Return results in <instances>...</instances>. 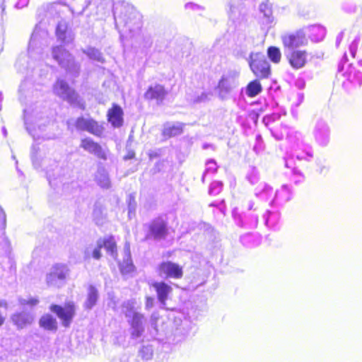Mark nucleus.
I'll return each instance as SVG.
<instances>
[{"instance_id":"bb28decb","label":"nucleus","mask_w":362,"mask_h":362,"mask_svg":"<svg viewBox=\"0 0 362 362\" xmlns=\"http://www.w3.org/2000/svg\"><path fill=\"white\" fill-rule=\"evenodd\" d=\"M100 244L105 247L107 252L114 259L117 257L116 243L112 236L105 237L103 239H99Z\"/></svg>"},{"instance_id":"de8ad7c7","label":"nucleus","mask_w":362,"mask_h":362,"mask_svg":"<svg viewBox=\"0 0 362 362\" xmlns=\"http://www.w3.org/2000/svg\"><path fill=\"white\" fill-rule=\"evenodd\" d=\"M140 355L145 360H149L152 356V349L148 346H144L140 350Z\"/></svg>"},{"instance_id":"5fc2aeb1","label":"nucleus","mask_w":362,"mask_h":362,"mask_svg":"<svg viewBox=\"0 0 362 362\" xmlns=\"http://www.w3.org/2000/svg\"><path fill=\"white\" fill-rule=\"evenodd\" d=\"M105 0H88L87 2H86V8H87L88 6L91 5V4H93L95 5V6H98L99 5L102 4V3Z\"/></svg>"},{"instance_id":"4d7b16f0","label":"nucleus","mask_w":362,"mask_h":362,"mask_svg":"<svg viewBox=\"0 0 362 362\" xmlns=\"http://www.w3.org/2000/svg\"><path fill=\"white\" fill-rule=\"evenodd\" d=\"M29 3V0H18L16 4V7L18 8H22L26 6Z\"/></svg>"},{"instance_id":"ddd939ff","label":"nucleus","mask_w":362,"mask_h":362,"mask_svg":"<svg viewBox=\"0 0 362 362\" xmlns=\"http://www.w3.org/2000/svg\"><path fill=\"white\" fill-rule=\"evenodd\" d=\"M284 54L290 65L295 69L304 67L307 63L308 53L305 50H285Z\"/></svg>"},{"instance_id":"c85d7f7f","label":"nucleus","mask_w":362,"mask_h":362,"mask_svg":"<svg viewBox=\"0 0 362 362\" xmlns=\"http://www.w3.org/2000/svg\"><path fill=\"white\" fill-rule=\"evenodd\" d=\"M265 225L269 228H274L279 219L280 214L277 210H267L263 216Z\"/></svg>"},{"instance_id":"393cba45","label":"nucleus","mask_w":362,"mask_h":362,"mask_svg":"<svg viewBox=\"0 0 362 362\" xmlns=\"http://www.w3.org/2000/svg\"><path fill=\"white\" fill-rule=\"evenodd\" d=\"M184 124L181 122H167L163 125V134L165 136H175L182 133Z\"/></svg>"},{"instance_id":"423d86ee","label":"nucleus","mask_w":362,"mask_h":362,"mask_svg":"<svg viewBox=\"0 0 362 362\" xmlns=\"http://www.w3.org/2000/svg\"><path fill=\"white\" fill-rule=\"evenodd\" d=\"M54 93L64 100L69 102L71 105L84 108L83 103L81 102L78 94L71 89L67 83L64 80L59 79L53 88Z\"/></svg>"},{"instance_id":"e433bc0d","label":"nucleus","mask_w":362,"mask_h":362,"mask_svg":"<svg viewBox=\"0 0 362 362\" xmlns=\"http://www.w3.org/2000/svg\"><path fill=\"white\" fill-rule=\"evenodd\" d=\"M135 303L133 300H127L123 303L122 304V313L125 315V317L128 318H131L133 315L137 313L135 310Z\"/></svg>"},{"instance_id":"09e8293b","label":"nucleus","mask_w":362,"mask_h":362,"mask_svg":"<svg viewBox=\"0 0 362 362\" xmlns=\"http://www.w3.org/2000/svg\"><path fill=\"white\" fill-rule=\"evenodd\" d=\"M102 245L100 244L99 240H98L96 245H95V247L93 250V258L95 259H99L101 257V249Z\"/></svg>"},{"instance_id":"3c124183","label":"nucleus","mask_w":362,"mask_h":362,"mask_svg":"<svg viewBox=\"0 0 362 362\" xmlns=\"http://www.w3.org/2000/svg\"><path fill=\"white\" fill-rule=\"evenodd\" d=\"M358 42H359V38L356 37L349 46V51L353 57H354L356 55Z\"/></svg>"},{"instance_id":"4468645a","label":"nucleus","mask_w":362,"mask_h":362,"mask_svg":"<svg viewBox=\"0 0 362 362\" xmlns=\"http://www.w3.org/2000/svg\"><path fill=\"white\" fill-rule=\"evenodd\" d=\"M46 35L45 31L41 30L38 25L35 26L28 45V53L32 57H34L35 52H41L42 40Z\"/></svg>"},{"instance_id":"aec40b11","label":"nucleus","mask_w":362,"mask_h":362,"mask_svg":"<svg viewBox=\"0 0 362 362\" xmlns=\"http://www.w3.org/2000/svg\"><path fill=\"white\" fill-rule=\"evenodd\" d=\"M167 91L165 90L164 87L161 85L156 84L150 86L144 96L146 99L156 100L157 103H160L164 100Z\"/></svg>"},{"instance_id":"5701e85b","label":"nucleus","mask_w":362,"mask_h":362,"mask_svg":"<svg viewBox=\"0 0 362 362\" xmlns=\"http://www.w3.org/2000/svg\"><path fill=\"white\" fill-rule=\"evenodd\" d=\"M306 30V35L313 42H320L322 40L326 34V30L320 25H312L303 28Z\"/></svg>"},{"instance_id":"0eeeda50","label":"nucleus","mask_w":362,"mask_h":362,"mask_svg":"<svg viewBox=\"0 0 362 362\" xmlns=\"http://www.w3.org/2000/svg\"><path fill=\"white\" fill-rule=\"evenodd\" d=\"M68 274L69 269L66 265L59 264H55L47 274V284L49 286L61 287L64 284Z\"/></svg>"},{"instance_id":"9d476101","label":"nucleus","mask_w":362,"mask_h":362,"mask_svg":"<svg viewBox=\"0 0 362 362\" xmlns=\"http://www.w3.org/2000/svg\"><path fill=\"white\" fill-rule=\"evenodd\" d=\"M158 272L160 276L175 279H181L183 276L182 267L170 261L160 263L158 267Z\"/></svg>"},{"instance_id":"a211bd4d","label":"nucleus","mask_w":362,"mask_h":362,"mask_svg":"<svg viewBox=\"0 0 362 362\" xmlns=\"http://www.w3.org/2000/svg\"><path fill=\"white\" fill-rule=\"evenodd\" d=\"M346 81H344V86H348L350 83L353 87L361 86L362 85V73L354 66H349L344 74Z\"/></svg>"},{"instance_id":"1a4fd4ad","label":"nucleus","mask_w":362,"mask_h":362,"mask_svg":"<svg viewBox=\"0 0 362 362\" xmlns=\"http://www.w3.org/2000/svg\"><path fill=\"white\" fill-rule=\"evenodd\" d=\"M249 64L257 77L267 78L270 74V65L263 55L252 53Z\"/></svg>"},{"instance_id":"4c0bfd02","label":"nucleus","mask_w":362,"mask_h":362,"mask_svg":"<svg viewBox=\"0 0 362 362\" xmlns=\"http://www.w3.org/2000/svg\"><path fill=\"white\" fill-rule=\"evenodd\" d=\"M269 58L274 63H279L281 58L280 49L276 47H270L267 49Z\"/></svg>"},{"instance_id":"412c9836","label":"nucleus","mask_w":362,"mask_h":362,"mask_svg":"<svg viewBox=\"0 0 362 362\" xmlns=\"http://www.w3.org/2000/svg\"><path fill=\"white\" fill-rule=\"evenodd\" d=\"M122 115V109L119 105L115 104L107 112L108 122H110L114 127H119L123 123Z\"/></svg>"},{"instance_id":"2eb2a0df","label":"nucleus","mask_w":362,"mask_h":362,"mask_svg":"<svg viewBox=\"0 0 362 362\" xmlns=\"http://www.w3.org/2000/svg\"><path fill=\"white\" fill-rule=\"evenodd\" d=\"M80 146L90 153L94 154L98 158L107 160L108 151L103 148L102 146L95 142L90 138H86L81 140Z\"/></svg>"},{"instance_id":"7ed1b4c3","label":"nucleus","mask_w":362,"mask_h":362,"mask_svg":"<svg viewBox=\"0 0 362 362\" xmlns=\"http://www.w3.org/2000/svg\"><path fill=\"white\" fill-rule=\"evenodd\" d=\"M239 75V72L235 70H230L223 74L216 86V91L221 100H227L238 87Z\"/></svg>"},{"instance_id":"f3484780","label":"nucleus","mask_w":362,"mask_h":362,"mask_svg":"<svg viewBox=\"0 0 362 362\" xmlns=\"http://www.w3.org/2000/svg\"><path fill=\"white\" fill-rule=\"evenodd\" d=\"M144 317L140 313H136L131 318H128V322L131 325L132 338L136 339L141 336L144 331Z\"/></svg>"},{"instance_id":"13d9d810","label":"nucleus","mask_w":362,"mask_h":362,"mask_svg":"<svg viewBox=\"0 0 362 362\" xmlns=\"http://www.w3.org/2000/svg\"><path fill=\"white\" fill-rule=\"evenodd\" d=\"M344 37V32H341L337 37L336 39V45L337 46H339V45L341 43L342 39Z\"/></svg>"},{"instance_id":"338daca9","label":"nucleus","mask_w":362,"mask_h":362,"mask_svg":"<svg viewBox=\"0 0 362 362\" xmlns=\"http://www.w3.org/2000/svg\"><path fill=\"white\" fill-rule=\"evenodd\" d=\"M6 302H3V301H1V302L0 303V306H6Z\"/></svg>"},{"instance_id":"0e129e2a","label":"nucleus","mask_w":362,"mask_h":362,"mask_svg":"<svg viewBox=\"0 0 362 362\" xmlns=\"http://www.w3.org/2000/svg\"><path fill=\"white\" fill-rule=\"evenodd\" d=\"M2 132H3V134H4V136H6L7 131H6L5 127H3Z\"/></svg>"},{"instance_id":"72a5a7b5","label":"nucleus","mask_w":362,"mask_h":362,"mask_svg":"<svg viewBox=\"0 0 362 362\" xmlns=\"http://www.w3.org/2000/svg\"><path fill=\"white\" fill-rule=\"evenodd\" d=\"M82 51L88 57L89 59L101 63L104 62L103 54L98 49L89 47L86 49H83Z\"/></svg>"},{"instance_id":"a878e982","label":"nucleus","mask_w":362,"mask_h":362,"mask_svg":"<svg viewBox=\"0 0 362 362\" xmlns=\"http://www.w3.org/2000/svg\"><path fill=\"white\" fill-rule=\"evenodd\" d=\"M255 194L264 201H269L270 199L272 200L274 197L272 187L266 183L259 184L255 189Z\"/></svg>"},{"instance_id":"f257e3e1","label":"nucleus","mask_w":362,"mask_h":362,"mask_svg":"<svg viewBox=\"0 0 362 362\" xmlns=\"http://www.w3.org/2000/svg\"><path fill=\"white\" fill-rule=\"evenodd\" d=\"M115 26L120 33L122 41L124 34L129 33L134 35L138 33L142 25L141 16L132 6L127 4H117L113 8Z\"/></svg>"},{"instance_id":"e2e57ef3","label":"nucleus","mask_w":362,"mask_h":362,"mask_svg":"<svg viewBox=\"0 0 362 362\" xmlns=\"http://www.w3.org/2000/svg\"><path fill=\"white\" fill-rule=\"evenodd\" d=\"M285 165L287 167V168H292L291 165H290V163L288 160H286V163H285Z\"/></svg>"},{"instance_id":"864d4df0","label":"nucleus","mask_w":362,"mask_h":362,"mask_svg":"<svg viewBox=\"0 0 362 362\" xmlns=\"http://www.w3.org/2000/svg\"><path fill=\"white\" fill-rule=\"evenodd\" d=\"M185 7L187 10H192V11H201V10H202V6H200L198 4L192 3V2L186 4Z\"/></svg>"},{"instance_id":"9b49d317","label":"nucleus","mask_w":362,"mask_h":362,"mask_svg":"<svg viewBox=\"0 0 362 362\" xmlns=\"http://www.w3.org/2000/svg\"><path fill=\"white\" fill-rule=\"evenodd\" d=\"M146 226L148 227L146 239L160 240L164 238L167 234L166 223L161 218H155Z\"/></svg>"},{"instance_id":"774afa93","label":"nucleus","mask_w":362,"mask_h":362,"mask_svg":"<svg viewBox=\"0 0 362 362\" xmlns=\"http://www.w3.org/2000/svg\"><path fill=\"white\" fill-rule=\"evenodd\" d=\"M358 64L362 69V59L358 61Z\"/></svg>"},{"instance_id":"a19ab883","label":"nucleus","mask_w":362,"mask_h":362,"mask_svg":"<svg viewBox=\"0 0 362 362\" xmlns=\"http://www.w3.org/2000/svg\"><path fill=\"white\" fill-rule=\"evenodd\" d=\"M308 148V150L301 153L298 152V151H296L293 156H296L298 160H309L310 158H313V153L310 148Z\"/></svg>"},{"instance_id":"37998d69","label":"nucleus","mask_w":362,"mask_h":362,"mask_svg":"<svg viewBox=\"0 0 362 362\" xmlns=\"http://www.w3.org/2000/svg\"><path fill=\"white\" fill-rule=\"evenodd\" d=\"M292 180L296 183L298 184L304 180V175L300 171L293 168L292 169Z\"/></svg>"},{"instance_id":"603ef678","label":"nucleus","mask_w":362,"mask_h":362,"mask_svg":"<svg viewBox=\"0 0 362 362\" xmlns=\"http://www.w3.org/2000/svg\"><path fill=\"white\" fill-rule=\"evenodd\" d=\"M95 247V245H88L84 251V257L86 259H90L93 257V250Z\"/></svg>"},{"instance_id":"b1692460","label":"nucleus","mask_w":362,"mask_h":362,"mask_svg":"<svg viewBox=\"0 0 362 362\" xmlns=\"http://www.w3.org/2000/svg\"><path fill=\"white\" fill-rule=\"evenodd\" d=\"M153 287L157 292L158 300L163 305H164L168 295L172 291L171 286L165 282H156L153 284Z\"/></svg>"},{"instance_id":"473e14b6","label":"nucleus","mask_w":362,"mask_h":362,"mask_svg":"<svg viewBox=\"0 0 362 362\" xmlns=\"http://www.w3.org/2000/svg\"><path fill=\"white\" fill-rule=\"evenodd\" d=\"M259 11L263 15L266 23H272L274 21L272 8L270 4L268 2L261 4L259 5Z\"/></svg>"},{"instance_id":"c756f323","label":"nucleus","mask_w":362,"mask_h":362,"mask_svg":"<svg viewBox=\"0 0 362 362\" xmlns=\"http://www.w3.org/2000/svg\"><path fill=\"white\" fill-rule=\"evenodd\" d=\"M98 299V291L93 286H90L88 288L87 298L84 303L86 309H91L97 303Z\"/></svg>"},{"instance_id":"cd10ccee","label":"nucleus","mask_w":362,"mask_h":362,"mask_svg":"<svg viewBox=\"0 0 362 362\" xmlns=\"http://www.w3.org/2000/svg\"><path fill=\"white\" fill-rule=\"evenodd\" d=\"M33 320V316L27 313H17L12 316V321L18 328H23L30 324Z\"/></svg>"},{"instance_id":"6ab92c4d","label":"nucleus","mask_w":362,"mask_h":362,"mask_svg":"<svg viewBox=\"0 0 362 362\" xmlns=\"http://www.w3.org/2000/svg\"><path fill=\"white\" fill-rule=\"evenodd\" d=\"M291 191L288 186L283 185L279 189H277L274 193V197L271 201V205L273 204H283L291 198Z\"/></svg>"},{"instance_id":"6e6552de","label":"nucleus","mask_w":362,"mask_h":362,"mask_svg":"<svg viewBox=\"0 0 362 362\" xmlns=\"http://www.w3.org/2000/svg\"><path fill=\"white\" fill-rule=\"evenodd\" d=\"M285 50L296 49L308 44L306 30L303 28L291 34H286L281 37Z\"/></svg>"},{"instance_id":"bf43d9fd","label":"nucleus","mask_w":362,"mask_h":362,"mask_svg":"<svg viewBox=\"0 0 362 362\" xmlns=\"http://www.w3.org/2000/svg\"><path fill=\"white\" fill-rule=\"evenodd\" d=\"M0 216L2 218L3 225L4 226L6 223V214L1 209H0Z\"/></svg>"},{"instance_id":"4be33fe9","label":"nucleus","mask_w":362,"mask_h":362,"mask_svg":"<svg viewBox=\"0 0 362 362\" xmlns=\"http://www.w3.org/2000/svg\"><path fill=\"white\" fill-rule=\"evenodd\" d=\"M56 35L58 40L65 45L74 40V36L71 32L67 30V23L64 21L59 22L56 28Z\"/></svg>"},{"instance_id":"f704fd0d","label":"nucleus","mask_w":362,"mask_h":362,"mask_svg":"<svg viewBox=\"0 0 362 362\" xmlns=\"http://www.w3.org/2000/svg\"><path fill=\"white\" fill-rule=\"evenodd\" d=\"M41 327L48 330H54L57 329L56 320L49 315H46L42 317L40 320Z\"/></svg>"},{"instance_id":"c9c22d12","label":"nucleus","mask_w":362,"mask_h":362,"mask_svg":"<svg viewBox=\"0 0 362 362\" xmlns=\"http://www.w3.org/2000/svg\"><path fill=\"white\" fill-rule=\"evenodd\" d=\"M262 91V86L257 80L248 83L246 88V94L250 97H255Z\"/></svg>"},{"instance_id":"49530a36","label":"nucleus","mask_w":362,"mask_h":362,"mask_svg":"<svg viewBox=\"0 0 362 362\" xmlns=\"http://www.w3.org/2000/svg\"><path fill=\"white\" fill-rule=\"evenodd\" d=\"M19 302L22 305H29L33 307L38 303V300L35 298L30 297L28 299L20 298Z\"/></svg>"},{"instance_id":"7c9ffc66","label":"nucleus","mask_w":362,"mask_h":362,"mask_svg":"<svg viewBox=\"0 0 362 362\" xmlns=\"http://www.w3.org/2000/svg\"><path fill=\"white\" fill-rule=\"evenodd\" d=\"M95 181L103 188L110 187V180L108 173L104 168H99L95 174Z\"/></svg>"},{"instance_id":"69168bd1","label":"nucleus","mask_w":362,"mask_h":362,"mask_svg":"<svg viewBox=\"0 0 362 362\" xmlns=\"http://www.w3.org/2000/svg\"><path fill=\"white\" fill-rule=\"evenodd\" d=\"M233 217H234L235 218H236V216H237L236 210H234V211H233Z\"/></svg>"},{"instance_id":"58836bf2","label":"nucleus","mask_w":362,"mask_h":362,"mask_svg":"<svg viewBox=\"0 0 362 362\" xmlns=\"http://www.w3.org/2000/svg\"><path fill=\"white\" fill-rule=\"evenodd\" d=\"M216 170H217V165H216V161L213 159L209 160L206 163V169L202 175V182H204V179L207 174H209V173L214 174L216 172Z\"/></svg>"},{"instance_id":"c03bdc74","label":"nucleus","mask_w":362,"mask_h":362,"mask_svg":"<svg viewBox=\"0 0 362 362\" xmlns=\"http://www.w3.org/2000/svg\"><path fill=\"white\" fill-rule=\"evenodd\" d=\"M247 179L251 184H255L257 182L259 179L258 172L255 168L250 169L247 173Z\"/></svg>"},{"instance_id":"8fccbe9b","label":"nucleus","mask_w":362,"mask_h":362,"mask_svg":"<svg viewBox=\"0 0 362 362\" xmlns=\"http://www.w3.org/2000/svg\"><path fill=\"white\" fill-rule=\"evenodd\" d=\"M128 209H129V216L131 218V214L132 213L134 214L135 210H136V202H135L134 197L132 194H130L129 197Z\"/></svg>"},{"instance_id":"680f3d73","label":"nucleus","mask_w":362,"mask_h":362,"mask_svg":"<svg viewBox=\"0 0 362 362\" xmlns=\"http://www.w3.org/2000/svg\"><path fill=\"white\" fill-rule=\"evenodd\" d=\"M2 100H3V94L1 92H0V110H1V107H2V105H1Z\"/></svg>"},{"instance_id":"ea45409f","label":"nucleus","mask_w":362,"mask_h":362,"mask_svg":"<svg viewBox=\"0 0 362 362\" xmlns=\"http://www.w3.org/2000/svg\"><path fill=\"white\" fill-rule=\"evenodd\" d=\"M35 117L37 118V115L33 112L29 113L28 110H24V122L27 131L33 135V138L35 139V134L32 132V130L29 126L30 122H31V117Z\"/></svg>"},{"instance_id":"dca6fc26","label":"nucleus","mask_w":362,"mask_h":362,"mask_svg":"<svg viewBox=\"0 0 362 362\" xmlns=\"http://www.w3.org/2000/svg\"><path fill=\"white\" fill-rule=\"evenodd\" d=\"M51 310L62 320L64 326L68 327L74 315L75 308L72 303H69L64 308L57 305H52Z\"/></svg>"},{"instance_id":"2f4dec72","label":"nucleus","mask_w":362,"mask_h":362,"mask_svg":"<svg viewBox=\"0 0 362 362\" xmlns=\"http://www.w3.org/2000/svg\"><path fill=\"white\" fill-rule=\"evenodd\" d=\"M125 257L122 263L119 264V269L123 274H129L133 271L134 265L130 257L129 247L125 248Z\"/></svg>"},{"instance_id":"052dcab7","label":"nucleus","mask_w":362,"mask_h":362,"mask_svg":"<svg viewBox=\"0 0 362 362\" xmlns=\"http://www.w3.org/2000/svg\"><path fill=\"white\" fill-rule=\"evenodd\" d=\"M253 204H254V203H253L252 202H251V201H250V202H249V204H248V206H247V208H248V209H249V210L252 209V208H253Z\"/></svg>"},{"instance_id":"6e6d98bb","label":"nucleus","mask_w":362,"mask_h":362,"mask_svg":"<svg viewBox=\"0 0 362 362\" xmlns=\"http://www.w3.org/2000/svg\"><path fill=\"white\" fill-rule=\"evenodd\" d=\"M154 298L152 297H147L146 300V308L150 309L153 306Z\"/></svg>"},{"instance_id":"a18cd8bd","label":"nucleus","mask_w":362,"mask_h":362,"mask_svg":"<svg viewBox=\"0 0 362 362\" xmlns=\"http://www.w3.org/2000/svg\"><path fill=\"white\" fill-rule=\"evenodd\" d=\"M212 97L211 92H202L201 95H198L195 99L196 103H204L209 100Z\"/></svg>"},{"instance_id":"f8f14e48","label":"nucleus","mask_w":362,"mask_h":362,"mask_svg":"<svg viewBox=\"0 0 362 362\" xmlns=\"http://www.w3.org/2000/svg\"><path fill=\"white\" fill-rule=\"evenodd\" d=\"M76 127L78 130L86 131L97 136H100L104 131L103 124H99L91 118H78Z\"/></svg>"},{"instance_id":"f03ea898","label":"nucleus","mask_w":362,"mask_h":362,"mask_svg":"<svg viewBox=\"0 0 362 362\" xmlns=\"http://www.w3.org/2000/svg\"><path fill=\"white\" fill-rule=\"evenodd\" d=\"M52 58L58 64L66 69L73 76H77L80 71V65L74 60V57L62 46H56L52 50Z\"/></svg>"},{"instance_id":"20e7f679","label":"nucleus","mask_w":362,"mask_h":362,"mask_svg":"<svg viewBox=\"0 0 362 362\" xmlns=\"http://www.w3.org/2000/svg\"><path fill=\"white\" fill-rule=\"evenodd\" d=\"M32 160L35 168H41L44 171H45L49 183H51L52 180L56 179L59 175L60 168L57 161L47 157L41 158V154L40 153L38 155L37 150L35 146L33 147Z\"/></svg>"},{"instance_id":"39448f33","label":"nucleus","mask_w":362,"mask_h":362,"mask_svg":"<svg viewBox=\"0 0 362 362\" xmlns=\"http://www.w3.org/2000/svg\"><path fill=\"white\" fill-rule=\"evenodd\" d=\"M312 135L315 142L320 147H326L331 140V129L327 122L319 118L315 122Z\"/></svg>"},{"instance_id":"79ce46f5","label":"nucleus","mask_w":362,"mask_h":362,"mask_svg":"<svg viewBox=\"0 0 362 362\" xmlns=\"http://www.w3.org/2000/svg\"><path fill=\"white\" fill-rule=\"evenodd\" d=\"M223 184L221 182L215 181L209 187V192L210 194L216 195L222 190Z\"/></svg>"}]
</instances>
